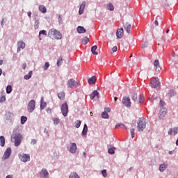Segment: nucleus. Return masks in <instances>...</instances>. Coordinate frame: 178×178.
I'll list each match as a JSON object with an SVG mask.
<instances>
[{
	"mask_svg": "<svg viewBox=\"0 0 178 178\" xmlns=\"http://www.w3.org/2000/svg\"><path fill=\"white\" fill-rule=\"evenodd\" d=\"M10 140L11 142L14 143L15 147H19L23 141V135L20 134V131L19 129H15L11 135Z\"/></svg>",
	"mask_w": 178,
	"mask_h": 178,
	"instance_id": "1",
	"label": "nucleus"
},
{
	"mask_svg": "<svg viewBox=\"0 0 178 178\" xmlns=\"http://www.w3.org/2000/svg\"><path fill=\"white\" fill-rule=\"evenodd\" d=\"M137 124H138L137 126L138 131H144V129H145V127H147L146 120L143 118H140L138 119Z\"/></svg>",
	"mask_w": 178,
	"mask_h": 178,
	"instance_id": "2",
	"label": "nucleus"
},
{
	"mask_svg": "<svg viewBox=\"0 0 178 178\" xmlns=\"http://www.w3.org/2000/svg\"><path fill=\"white\" fill-rule=\"evenodd\" d=\"M54 35L56 40H62V33L55 29H51L48 32V37Z\"/></svg>",
	"mask_w": 178,
	"mask_h": 178,
	"instance_id": "3",
	"label": "nucleus"
},
{
	"mask_svg": "<svg viewBox=\"0 0 178 178\" xmlns=\"http://www.w3.org/2000/svg\"><path fill=\"white\" fill-rule=\"evenodd\" d=\"M67 85L68 88H77L79 83H77V81H76L74 79H71L68 80Z\"/></svg>",
	"mask_w": 178,
	"mask_h": 178,
	"instance_id": "4",
	"label": "nucleus"
},
{
	"mask_svg": "<svg viewBox=\"0 0 178 178\" xmlns=\"http://www.w3.org/2000/svg\"><path fill=\"white\" fill-rule=\"evenodd\" d=\"M34 109H35V100H31L27 106V110L29 113H32V112H34Z\"/></svg>",
	"mask_w": 178,
	"mask_h": 178,
	"instance_id": "5",
	"label": "nucleus"
},
{
	"mask_svg": "<svg viewBox=\"0 0 178 178\" xmlns=\"http://www.w3.org/2000/svg\"><path fill=\"white\" fill-rule=\"evenodd\" d=\"M61 112L65 118L67 116V113L69 112V106H67V103L65 102L61 106Z\"/></svg>",
	"mask_w": 178,
	"mask_h": 178,
	"instance_id": "6",
	"label": "nucleus"
},
{
	"mask_svg": "<svg viewBox=\"0 0 178 178\" xmlns=\"http://www.w3.org/2000/svg\"><path fill=\"white\" fill-rule=\"evenodd\" d=\"M11 154H12V148L8 147L4 152L3 156L2 157V161H6V159H9Z\"/></svg>",
	"mask_w": 178,
	"mask_h": 178,
	"instance_id": "7",
	"label": "nucleus"
},
{
	"mask_svg": "<svg viewBox=\"0 0 178 178\" xmlns=\"http://www.w3.org/2000/svg\"><path fill=\"white\" fill-rule=\"evenodd\" d=\"M19 158L22 162H29L30 161V154H26L24 153L19 154Z\"/></svg>",
	"mask_w": 178,
	"mask_h": 178,
	"instance_id": "8",
	"label": "nucleus"
},
{
	"mask_svg": "<svg viewBox=\"0 0 178 178\" xmlns=\"http://www.w3.org/2000/svg\"><path fill=\"white\" fill-rule=\"evenodd\" d=\"M122 104L127 108H130V106H131V102L130 101V97H123Z\"/></svg>",
	"mask_w": 178,
	"mask_h": 178,
	"instance_id": "9",
	"label": "nucleus"
},
{
	"mask_svg": "<svg viewBox=\"0 0 178 178\" xmlns=\"http://www.w3.org/2000/svg\"><path fill=\"white\" fill-rule=\"evenodd\" d=\"M76 152H77V145H76L75 143H71L69 152H70V154H76Z\"/></svg>",
	"mask_w": 178,
	"mask_h": 178,
	"instance_id": "10",
	"label": "nucleus"
},
{
	"mask_svg": "<svg viewBox=\"0 0 178 178\" xmlns=\"http://www.w3.org/2000/svg\"><path fill=\"white\" fill-rule=\"evenodd\" d=\"M150 86L152 88H156V87L159 86V81L158 80V78H154L150 83Z\"/></svg>",
	"mask_w": 178,
	"mask_h": 178,
	"instance_id": "11",
	"label": "nucleus"
},
{
	"mask_svg": "<svg viewBox=\"0 0 178 178\" xmlns=\"http://www.w3.org/2000/svg\"><path fill=\"white\" fill-rule=\"evenodd\" d=\"M17 52H19L20 49H24L26 48V43L23 40H19L17 42Z\"/></svg>",
	"mask_w": 178,
	"mask_h": 178,
	"instance_id": "12",
	"label": "nucleus"
},
{
	"mask_svg": "<svg viewBox=\"0 0 178 178\" xmlns=\"http://www.w3.org/2000/svg\"><path fill=\"white\" fill-rule=\"evenodd\" d=\"M40 176L42 178H48V176H49V172H48V170H47V169L43 168L40 171Z\"/></svg>",
	"mask_w": 178,
	"mask_h": 178,
	"instance_id": "13",
	"label": "nucleus"
},
{
	"mask_svg": "<svg viewBox=\"0 0 178 178\" xmlns=\"http://www.w3.org/2000/svg\"><path fill=\"white\" fill-rule=\"evenodd\" d=\"M156 72H161V67L159 66V60H155L154 63Z\"/></svg>",
	"mask_w": 178,
	"mask_h": 178,
	"instance_id": "14",
	"label": "nucleus"
},
{
	"mask_svg": "<svg viewBox=\"0 0 178 178\" xmlns=\"http://www.w3.org/2000/svg\"><path fill=\"white\" fill-rule=\"evenodd\" d=\"M84 8H86V1H83L81 4L79 15H83V13H84Z\"/></svg>",
	"mask_w": 178,
	"mask_h": 178,
	"instance_id": "15",
	"label": "nucleus"
},
{
	"mask_svg": "<svg viewBox=\"0 0 178 178\" xmlns=\"http://www.w3.org/2000/svg\"><path fill=\"white\" fill-rule=\"evenodd\" d=\"M90 99H94L95 97H97V98H99V92L97 90H94L90 95Z\"/></svg>",
	"mask_w": 178,
	"mask_h": 178,
	"instance_id": "16",
	"label": "nucleus"
},
{
	"mask_svg": "<svg viewBox=\"0 0 178 178\" xmlns=\"http://www.w3.org/2000/svg\"><path fill=\"white\" fill-rule=\"evenodd\" d=\"M88 84L90 85H94L97 82V76H93L91 78H90L88 81Z\"/></svg>",
	"mask_w": 178,
	"mask_h": 178,
	"instance_id": "17",
	"label": "nucleus"
},
{
	"mask_svg": "<svg viewBox=\"0 0 178 178\" xmlns=\"http://www.w3.org/2000/svg\"><path fill=\"white\" fill-rule=\"evenodd\" d=\"M124 29L127 33H128V34H130V31H131V24L129 22H127L124 25Z\"/></svg>",
	"mask_w": 178,
	"mask_h": 178,
	"instance_id": "18",
	"label": "nucleus"
},
{
	"mask_svg": "<svg viewBox=\"0 0 178 178\" xmlns=\"http://www.w3.org/2000/svg\"><path fill=\"white\" fill-rule=\"evenodd\" d=\"M117 38H122L123 37V29L120 28L116 32Z\"/></svg>",
	"mask_w": 178,
	"mask_h": 178,
	"instance_id": "19",
	"label": "nucleus"
},
{
	"mask_svg": "<svg viewBox=\"0 0 178 178\" xmlns=\"http://www.w3.org/2000/svg\"><path fill=\"white\" fill-rule=\"evenodd\" d=\"M47 106V102H44V97L40 99V109L42 111Z\"/></svg>",
	"mask_w": 178,
	"mask_h": 178,
	"instance_id": "20",
	"label": "nucleus"
},
{
	"mask_svg": "<svg viewBox=\"0 0 178 178\" xmlns=\"http://www.w3.org/2000/svg\"><path fill=\"white\" fill-rule=\"evenodd\" d=\"M168 168V165H166L165 163L161 164L159 168V170L161 172H165L166 169Z\"/></svg>",
	"mask_w": 178,
	"mask_h": 178,
	"instance_id": "21",
	"label": "nucleus"
},
{
	"mask_svg": "<svg viewBox=\"0 0 178 178\" xmlns=\"http://www.w3.org/2000/svg\"><path fill=\"white\" fill-rule=\"evenodd\" d=\"M88 131V127L87 126V124H85L83 125V129L82 131V136H86L87 134V132Z\"/></svg>",
	"mask_w": 178,
	"mask_h": 178,
	"instance_id": "22",
	"label": "nucleus"
},
{
	"mask_svg": "<svg viewBox=\"0 0 178 178\" xmlns=\"http://www.w3.org/2000/svg\"><path fill=\"white\" fill-rule=\"evenodd\" d=\"M76 31H78V33H79L80 34L83 33H86V29H84V27L83 26H78L76 29Z\"/></svg>",
	"mask_w": 178,
	"mask_h": 178,
	"instance_id": "23",
	"label": "nucleus"
},
{
	"mask_svg": "<svg viewBox=\"0 0 178 178\" xmlns=\"http://www.w3.org/2000/svg\"><path fill=\"white\" fill-rule=\"evenodd\" d=\"M39 10L40 12H42V13H47V8L44 5H40L39 6Z\"/></svg>",
	"mask_w": 178,
	"mask_h": 178,
	"instance_id": "24",
	"label": "nucleus"
},
{
	"mask_svg": "<svg viewBox=\"0 0 178 178\" xmlns=\"http://www.w3.org/2000/svg\"><path fill=\"white\" fill-rule=\"evenodd\" d=\"M33 76V71H30L28 74L25 75L24 76V80H30L31 79V76Z\"/></svg>",
	"mask_w": 178,
	"mask_h": 178,
	"instance_id": "25",
	"label": "nucleus"
},
{
	"mask_svg": "<svg viewBox=\"0 0 178 178\" xmlns=\"http://www.w3.org/2000/svg\"><path fill=\"white\" fill-rule=\"evenodd\" d=\"M41 34H42V35H47V31H45V30L40 31L39 35H38V38H39L40 41H41V40H42V38H41Z\"/></svg>",
	"mask_w": 178,
	"mask_h": 178,
	"instance_id": "26",
	"label": "nucleus"
},
{
	"mask_svg": "<svg viewBox=\"0 0 178 178\" xmlns=\"http://www.w3.org/2000/svg\"><path fill=\"white\" fill-rule=\"evenodd\" d=\"M97 48H98V47H97V45L92 47L91 52L93 55H98V52L95 51H97Z\"/></svg>",
	"mask_w": 178,
	"mask_h": 178,
	"instance_id": "27",
	"label": "nucleus"
},
{
	"mask_svg": "<svg viewBox=\"0 0 178 178\" xmlns=\"http://www.w3.org/2000/svg\"><path fill=\"white\" fill-rule=\"evenodd\" d=\"M0 145L5 147V137L3 136H0Z\"/></svg>",
	"mask_w": 178,
	"mask_h": 178,
	"instance_id": "28",
	"label": "nucleus"
},
{
	"mask_svg": "<svg viewBox=\"0 0 178 178\" xmlns=\"http://www.w3.org/2000/svg\"><path fill=\"white\" fill-rule=\"evenodd\" d=\"M119 127H120V129H126V130H127V127H126V125H124L123 123L118 124L115 126V129H119Z\"/></svg>",
	"mask_w": 178,
	"mask_h": 178,
	"instance_id": "29",
	"label": "nucleus"
},
{
	"mask_svg": "<svg viewBox=\"0 0 178 178\" xmlns=\"http://www.w3.org/2000/svg\"><path fill=\"white\" fill-rule=\"evenodd\" d=\"M69 178H80V176L76 172H73L70 175Z\"/></svg>",
	"mask_w": 178,
	"mask_h": 178,
	"instance_id": "30",
	"label": "nucleus"
},
{
	"mask_svg": "<svg viewBox=\"0 0 178 178\" xmlns=\"http://www.w3.org/2000/svg\"><path fill=\"white\" fill-rule=\"evenodd\" d=\"M102 118L103 119H109V114H108L106 111H104L103 113H102Z\"/></svg>",
	"mask_w": 178,
	"mask_h": 178,
	"instance_id": "31",
	"label": "nucleus"
},
{
	"mask_svg": "<svg viewBox=\"0 0 178 178\" xmlns=\"http://www.w3.org/2000/svg\"><path fill=\"white\" fill-rule=\"evenodd\" d=\"M58 97L59 99L63 100L65 99V92H60L58 94Z\"/></svg>",
	"mask_w": 178,
	"mask_h": 178,
	"instance_id": "32",
	"label": "nucleus"
},
{
	"mask_svg": "<svg viewBox=\"0 0 178 178\" xmlns=\"http://www.w3.org/2000/svg\"><path fill=\"white\" fill-rule=\"evenodd\" d=\"M107 9L108 10H111V12L115 10V7H113V4L112 3H108L107 6Z\"/></svg>",
	"mask_w": 178,
	"mask_h": 178,
	"instance_id": "33",
	"label": "nucleus"
},
{
	"mask_svg": "<svg viewBox=\"0 0 178 178\" xmlns=\"http://www.w3.org/2000/svg\"><path fill=\"white\" fill-rule=\"evenodd\" d=\"M137 102H138L139 104H143L144 102V96L140 95L139 97L138 98Z\"/></svg>",
	"mask_w": 178,
	"mask_h": 178,
	"instance_id": "34",
	"label": "nucleus"
},
{
	"mask_svg": "<svg viewBox=\"0 0 178 178\" xmlns=\"http://www.w3.org/2000/svg\"><path fill=\"white\" fill-rule=\"evenodd\" d=\"M116 149V147H113L108 149V154L111 155H113L115 154V150Z\"/></svg>",
	"mask_w": 178,
	"mask_h": 178,
	"instance_id": "35",
	"label": "nucleus"
},
{
	"mask_svg": "<svg viewBox=\"0 0 178 178\" xmlns=\"http://www.w3.org/2000/svg\"><path fill=\"white\" fill-rule=\"evenodd\" d=\"M90 42V39L88 38L87 37H84L82 39V42L84 45H86V44H88V42Z\"/></svg>",
	"mask_w": 178,
	"mask_h": 178,
	"instance_id": "36",
	"label": "nucleus"
},
{
	"mask_svg": "<svg viewBox=\"0 0 178 178\" xmlns=\"http://www.w3.org/2000/svg\"><path fill=\"white\" fill-rule=\"evenodd\" d=\"M168 95L169 97H175V95H176V92H175V90H170L168 92Z\"/></svg>",
	"mask_w": 178,
	"mask_h": 178,
	"instance_id": "37",
	"label": "nucleus"
},
{
	"mask_svg": "<svg viewBox=\"0 0 178 178\" xmlns=\"http://www.w3.org/2000/svg\"><path fill=\"white\" fill-rule=\"evenodd\" d=\"M27 122V117L26 116H22L21 117V124H24Z\"/></svg>",
	"mask_w": 178,
	"mask_h": 178,
	"instance_id": "38",
	"label": "nucleus"
},
{
	"mask_svg": "<svg viewBox=\"0 0 178 178\" xmlns=\"http://www.w3.org/2000/svg\"><path fill=\"white\" fill-rule=\"evenodd\" d=\"M33 26H34V29L37 30V29H38V27H40V21L35 20Z\"/></svg>",
	"mask_w": 178,
	"mask_h": 178,
	"instance_id": "39",
	"label": "nucleus"
},
{
	"mask_svg": "<svg viewBox=\"0 0 178 178\" xmlns=\"http://www.w3.org/2000/svg\"><path fill=\"white\" fill-rule=\"evenodd\" d=\"M54 124L56 126L57 124H59L60 123V120L59 118H53Z\"/></svg>",
	"mask_w": 178,
	"mask_h": 178,
	"instance_id": "40",
	"label": "nucleus"
},
{
	"mask_svg": "<svg viewBox=\"0 0 178 178\" xmlns=\"http://www.w3.org/2000/svg\"><path fill=\"white\" fill-rule=\"evenodd\" d=\"M132 99L133 101H134V102H137V101H138V98L137 97V93H133Z\"/></svg>",
	"mask_w": 178,
	"mask_h": 178,
	"instance_id": "41",
	"label": "nucleus"
},
{
	"mask_svg": "<svg viewBox=\"0 0 178 178\" xmlns=\"http://www.w3.org/2000/svg\"><path fill=\"white\" fill-rule=\"evenodd\" d=\"M62 60H63V58H62V56H60L58 58V59L57 60V66H61L62 63H60V62H62Z\"/></svg>",
	"mask_w": 178,
	"mask_h": 178,
	"instance_id": "42",
	"label": "nucleus"
},
{
	"mask_svg": "<svg viewBox=\"0 0 178 178\" xmlns=\"http://www.w3.org/2000/svg\"><path fill=\"white\" fill-rule=\"evenodd\" d=\"M6 92L7 94H10V92H12V86H8L6 87Z\"/></svg>",
	"mask_w": 178,
	"mask_h": 178,
	"instance_id": "43",
	"label": "nucleus"
},
{
	"mask_svg": "<svg viewBox=\"0 0 178 178\" xmlns=\"http://www.w3.org/2000/svg\"><path fill=\"white\" fill-rule=\"evenodd\" d=\"M161 118H165V116H166V111H160V116H159L160 119H161Z\"/></svg>",
	"mask_w": 178,
	"mask_h": 178,
	"instance_id": "44",
	"label": "nucleus"
},
{
	"mask_svg": "<svg viewBox=\"0 0 178 178\" xmlns=\"http://www.w3.org/2000/svg\"><path fill=\"white\" fill-rule=\"evenodd\" d=\"M81 125V121L77 120L75 122V127H76V129H79V127H80Z\"/></svg>",
	"mask_w": 178,
	"mask_h": 178,
	"instance_id": "45",
	"label": "nucleus"
},
{
	"mask_svg": "<svg viewBox=\"0 0 178 178\" xmlns=\"http://www.w3.org/2000/svg\"><path fill=\"white\" fill-rule=\"evenodd\" d=\"M49 67V63L46 62L44 64V66L43 67L44 70H48Z\"/></svg>",
	"mask_w": 178,
	"mask_h": 178,
	"instance_id": "46",
	"label": "nucleus"
},
{
	"mask_svg": "<svg viewBox=\"0 0 178 178\" xmlns=\"http://www.w3.org/2000/svg\"><path fill=\"white\" fill-rule=\"evenodd\" d=\"M102 174L103 177H106V176H108V173H106V170H102Z\"/></svg>",
	"mask_w": 178,
	"mask_h": 178,
	"instance_id": "47",
	"label": "nucleus"
},
{
	"mask_svg": "<svg viewBox=\"0 0 178 178\" xmlns=\"http://www.w3.org/2000/svg\"><path fill=\"white\" fill-rule=\"evenodd\" d=\"M136 134H134V129H131V138H134Z\"/></svg>",
	"mask_w": 178,
	"mask_h": 178,
	"instance_id": "48",
	"label": "nucleus"
},
{
	"mask_svg": "<svg viewBox=\"0 0 178 178\" xmlns=\"http://www.w3.org/2000/svg\"><path fill=\"white\" fill-rule=\"evenodd\" d=\"M63 24V20L62 19V16L59 15L58 16V24Z\"/></svg>",
	"mask_w": 178,
	"mask_h": 178,
	"instance_id": "49",
	"label": "nucleus"
},
{
	"mask_svg": "<svg viewBox=\"0 0 178 178\" xmlns=\"http://www.w3.org/2000/svg\"><path fill=\"white\" fill-rule=\"evenodd\" d=\"M172 133H174L175 134H177V133H178V127H174L172 129Z\"/></svg>",
	"mask_w": 178,
	"mask_h": 178,
	"instance_id": "50",
	"label": "nucleus"
},
{
	"mask_svg": "<svg viewBox=\"0 0 178 178\" xmlns=\"http://www.w3.org/2000/svg\"><path fill=\"white\" fill-rule=\"evenodd\" d=\"M5 101H6V97L5 96H2L0 98V102H5Z\"/></svg>",
	"mask_w": 178,
	"mask_h": 178,
	"instance_id": "51",
	"label": "nucleus"
},
{
	"mask_svg": "<svg viewBox=\"0 0 178 178\" xmlns=\"http://www.w3.org/2000/svg\"><path fill=\"white\" fill-rule=\"evenodd\" d=\"M31 144H32V145H35V144H37V140L35 139H32Z\"/></svg>",
	"mask_w": 178,
	"mask_h": 178,
	"instance_id": "52",
	"label": "nucleus"
},
{
	"mask_svg": "<svg viewBox=\"0 0 178 178\" xmlns=\"http://www.w3.org/2000/svg\"><path fill=\"white\" fill-rule=\"evenodd\" d=\"M104 112H106V113H108V112H111V108L109 107L105 108Z\"/></svg>",
	"mask_w": 178,
	"mask_h": 178,
	"instance_id": "53",
	"label": "nucleus"
},
{
	"mask_svg": "<svg viewBox=\"0 0 178 178\" xmlns=\"http://www.w3.org/2000/svg\"><path fill=\"white\" fill-rule=\"evenodd\" d=\"M44 133H45L48 136H49V132L48 131V129H47V128H44Z\"/></svg>",
	"mask_w": 178,
	"mask_h": 178,
	"instance_id": "54",
	"label": "nucleus"
},
{
	"mask_svg": "<svg viewBox=\"0 0 178 178\" xmlns=\"http://www.w3.org/2000/svg\"><path fill=\"white\" fill-rule=\"evenodd\" d=\"M26 67H27V64L26 63H23L22 64V69L24 70H25Z\"/></svg>",
	"mask_w": 178,
	"mask_h": 178,
	"instance_id": "55",
	"label": "nucleus"
},
{
	"mask_svg": "<svg viewBox=\"0 0 178 178\" xmlns=\"http://www.w3.org/2000/svg\"><path fill=\"white\" fill-rule=\"evenodd\" d=\"M112 51H113V52H116V51H118V47L114 46V47L112 48Z\"/></svg>",
	"mask_w": 178,
	"mask_h": 178,
	"instance_id": "56",
	"label": "nucleus"
},
{
	"mask_svg": "<svg viewBox=\"0 0 178 178\" xmlns=\"http://www.w3.org/2000/svg\"><path fill=\"white\" fill-rule=\"evenodd\" d=\"M148 47V43L145 42L142 45V48H147Z\"/></svg>",
	"mask_w": 178,
	"mask_h": 178,
	"instance_id": "57",
	"label": "nucleus"
},
{
	"mask_svg": "<svg viewBox=\"0 0 178 178\" xmlns=\"http://www.w3.org/2000/svg\"><path fill=\"white\" fill-rule=\"evenodd\" d=\"M172 133H173V129H170V130L168 131V134L169 136L172 135Z\"/></svg>",
	"mask_w": 178,
	"mask_h": 178,
	"instance_id": "58",
	"label": "nucleus"
},
{
	"mask_svg": "<svg viewBox=\"0 0 178 178\" xmlns=\"http://www.w3.org/2000/svg\"><path fill=\"white\" fill-rule=\"evenodd\" d=\"M7 115H8V116H10V118H11V116H13V113L8 112L7 113Z\"/></svg>",
	"mask_w": 178,
	"mask_h": 178,
	"instance_id": "59",
	"label": "nucleus"
},
{
	"mask_svg": "<svg viewBox=\"0 0 178 178\" xmlns=\"http://www.w3.org/2000/svg\"><path fill=\"white\" fill-rule=\"evenodd\" d=\"M154 24H155V26H159V23L158 22V20H155V22H154Z\"/></svg>",
	"mask_w": 178,
	"mask_h": 178,
	"instance_id": "60",
	"label": "nucleus"
},
{
	"mask_svg": "<svg viewBox=\"0 0 178 178\" xmlns=\"http://www.w3.org/2000/svg\"><path fill=\"white\" fill-rule=\"evenodd\" d=\"M3 20H5L4 18L2 19V21L1 22V27H3Z\"/></svg>",
	"mask_w": 178,
	"mask_h": 178,
	"instance_id": "61",
	"label": "nucleus"
},
{
	"mask_svg": "<svg viewBox=\"0 0 178 178\" xmlns=\"http://www.w3.org/2000/svg\"><path fill=\"white\" fill-rule=\"evenodd\" d=\"M28 16L29 18L31 17V11L28 12Z\"/></svg>",
	"mask_w": 178,
	"mask_h": 178,
	"instance_id": "62",
	"label": "nucleus"
},
{
	"mask_svg": "<svg viewBox=\"0 0 178 178\" xmlns=\"http://www.w3.org/2000/svg\"><path fill=\"white\" fill-rule=\"evenodd\" d=\"M6 178H13V175H7Z\"/></svg>",
	"mask_w": 178,
	"mask_h": 178,
	"instance_id": "63",
	"label": "nucleus"
},
{
	"mask_svg": "<svg viewBox=\"0 0 178 178\" xmlns=\"http://www.w3.org/2000/svg\"><path fill=\"white\" fill-rule=\"evenodd\" d=\"M163 104H164V102L162 100H161L160 101V105H161V106H163Z\"/></svg>",
	"mask_w": 178,
	"mask_h": 178,
	"instance_id": "64",
	"label": "nucleus"
}]
</instances>
